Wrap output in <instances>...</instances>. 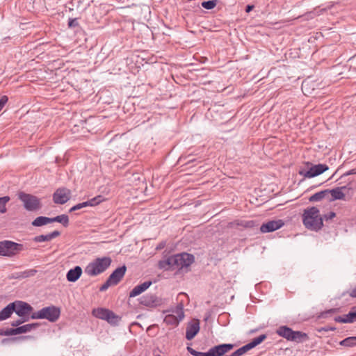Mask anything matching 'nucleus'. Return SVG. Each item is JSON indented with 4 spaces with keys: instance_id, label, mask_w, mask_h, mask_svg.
<instances>
[{
    "instance_id": "f257e3e1",
    "label": "nucleus",
    "mask_w": 356,
    "mask_h": 356,
    "mask_svg": "<svg viewBox=\"0 0 356 356\" xmlns=\"http://www.w3.org/2000/svg\"><path fill=\"white\" fill-rule=\"evenodd\" d=\"M319 209L312 207L304 211L302 214V222L306 228L318 231L323 225V218L320 216Z\"/></svg>"
},
{
    "instance_id": "f03ea898",
    "label": "nucleus",
    "mask_w": 356,
    "mask_h": 356,
    "mask_svg": "<svg viewBox=\"0 0 356 356\" xmlns=\"http://www.w3.org/2000/svg\"><path fill=\"white\" fill-rule=\"evenodd\" d=\"M234 347V345L232 343H222L211 348L206 353L197 351L190 346L187 347V350L193 356H222Z\"/></svg>"
},
{
    "instance_id": "7ed1b4c3",
    "label": "nucleus",
    "mask_w": 356,
    "mask_h": 356,
    "mask_svg": "<svg viewBox=\"0 0 356 356\" xmlns=\"http://www.w3.org/2000/svg\"><path fill=\"white\" fill-rule=\"evenodd\" d=\"M276 333L286 339L288 341L296 342V343H302L308 339V335L302 332L301 331H293L291 328L286 325L280 326L277 330Z\"/></svg>"
},
{
    "instance_id": "20e7f679",
    "label": "nucleus",
    "mask_w": 356,
    "mask_h": 356,
    "mask_svg": "<svg viewBox=\"0 0 356 356\" xmlns=\"http://www.w3.org/2000/svg\"><path fill=\"white\" fill-rule=\"evenodd\" d=\"M305 165L307 169L301 168L299 170L298 173L300 175L304 177L305 178L309 179L318 176L329 169L327 165L323 163L313 165L310 162H306Z\"/></svg>"
},
{
    "instance_id": "39448f33",
    "label": "nucleus",
    "mask_w": 356,
    "mask_h": 356,
    "mask_svg": "<svg viewBox=\"0 0 356 356\" xmlns=\"http://www.w3.org/2000/svg\"><path fill=\"white\" fill-rule=\"evenodd\" d=\"M112 262L111 257H98L90 262V276H96L104 273Z\"/></svg>"
},
{
    "instance_id": "423d86ee",
    "label": "nucleus",
    "mask_w": 356,
    "mask_h": 356,
    "mask_svg": "<svg viewBox=\"0 0 356 356\" xmlns=\"http://www.w3.org/2000/svg\"><path fill=\"white\" fill-rule=\"evenodd\" d=\"M60 316V309L56 307L51 306L42 308L37 313L31 316L32 318H45L51 322H55Z\"/></svg>"
},
{
    "instance_id": "0eeeda50",
    "label": "nucleus",
    "mask_w": 356,
    "mask_h": 356,
    "mask_svg": "<svg viewBox=\"0 0 356 356\" xmlns=\"http://www.w3.org/2000/svg\"><path fill=\"white\" fill-rule=\"evenodd\" d=\"M22 250V245L10 241L0 242V255L13 257Z\"/></svg>"
},
{
    "instance_id": "6e6552de",
    "label": "nucleus",
    "mask_w": 356,
    "mask_h": 356,
    "mask_svg": "<svg viewBox=\"0 0 356 356\" xmlns=\"http://www.w3.org/2000/svg\"><path fill=\"white\" fill-rule=\"evenodd\" d=\"M171 312V314L165 316L163 321L167 325H177L184 317L183 305L181 303L178 304Z\"/></svg>"
},
{
    "instance_id": "1a4fd4ad",
    "label": "nucleus",
    "mask_w": 356,
    "mask_h": 356,
    "mask_svg": "<svg viewBox=\"0 0 356 356\" xmlns=\"http://www.w3.org/2000/svg\"><path fill=\"white\" fill-rule=\"evenodd\" d=\"M19 198L28 211H35L41 207L40 200L34 195L21 192L19 193Z\"/></svg>"
},
{
    "instance_id": "9d476101",
    "label": "nucleus",
    "mask_w": 356,
    "mask_h": 356,
    "mask_svg": "<svg viewBox=\"0 0 356 356\" xmlns=\"http://www.w3.org/2000/svg\"><path fill=\"white\" fill-rule=\"evenodd\" d=\"M173 259L175 270L188 267L194 261V256L186 252L175 254Z\"/></svg>"
},
{
    "instance_id": "9b49d317",
    "label": "nucleus",
    "mask_w": 356,
    "mask_h": 356,
    "mask_svg": "<svg viewBox=\"0 0 356 356\" xmlns=\"http://www.w3.org/2000/svg\"><path fill=\"white\" fill-rule=\"evenodd\" d=\"M14 304V312L24 321H26L33 310L32 307L26 302L22 301H15Z\"/></svg>"
},
{
    "instance_id": "f8f14e48",
    "label": "nucleus",
    "mask_w": 356,
    "mask_h": 356,
    "mask_svg": "<svg viewBox=\"0 0 356 356\" xmlns=\"http://www.w3.org/2000/svg\"><path fill=\"white\" fill-rule=\"evenodd\" d=\"M139 302L142 305L148 307H156L163 304L162 299L153 293H148L142 296L139 299Z\"/></svg>"
},
{
    "instance_id": "ddd939ff",
    "label": "nucleus",
    "mask_w": 356,
    "mask_h": 356,
    "mask_svg": "<svg viewBox=\"0 0 356 356\" xmlns=\"http://www.w3.org/2000/svg\"><path fill=\"white\" fill-rule=\"evenodd\" d=\"M284 225L282 220H270L266 223L262 224L260 227V232L261 233L272 232L279 229Z\"/></svg>"
},
{
    "instance_id": "4468645a",
    "label": "nucleus",
    "mask_w": 356,
    "mask_h": 356,
    "mask_svg": "<svg viewBox=\"0 0 356 356\" xmlns=\"http://www.w3.org/2000/svg\"><path fill=\"white\" fill-rule=\"evenodd\" d=\"M71 196V192L70 190L63 188H58L54 193L53 199L56 204H65L67 202Z\"/></svg>"
},
{
    "instance_id": "2eb2a0df",
    "label": "nucleus",
    "mask_w": 356,
    "mask_h": 356,
    "mask_svg": "<svg viewBox=\"0 0 356 356\" xmlns=\"http://www.w3.org/2000/svg\"><path fill=\"white\" fill-rule=\"evenodd\" d=\"M334 321L341 323H353L356 322V306L352 307L349 312L344 316H336Z\"/></svg>"
},
{
    "instance_id": "dca6fc26",
    "label": "nucleus",
    "mask_w": 356,
    "mask_h": 356,
    "mask_svg": "<svg viewBox=\"0 0 356 356\" xmlns=\"http://www.w3.org/2000/svg\"><path fill=\"white\" fill-rule=\"evenodd\" d=\"M126 271L127 267L124 265L117 268L108 277L109 282L111 281L113 285H117L124 276Z\"/></svg>"
},
{
    "instance_id": "f3484780",
    "label": "nucleus",
    "mask_w": 356,
    "mask_h": 356,
    "mask_svg": "<svg viewBox=\"0 0 356 356\" xmlns=\"http://www.w3.org/2000/svg\"><path fill=\"white\" fill-rule=\"evenodd\" d=\"M200 330V323L198 320H195L189 323L186 327V338L187 340H192Z\"/></svg>"
},
{
    "instance_id": "a211bd4d",
    "label": "nucleus",
    "mask_w": 356,
    "mask_h": 356,
    "mask_svg": "<svg viewBox=\"0 0 356 356\" xmlns=\"http://www.w3.org/2000/svg\"><path fill=\"white\" fill-rule=\"evenodd\" d=\"M346 189V186L337 187L333 189H328V195L330 194L331 197L328 198L329 201H334L337 200H344L345 194L343 190Z\"/></svg>"
},
{
    "instance_id": "6ab92c4d",
    "label": "nucleus",
    "mask_w": 356,
    "mask_h": 356,
    "mask_svg": "<svg viewBox=\"0 0 356 356\" xmlns=\"http://www.w3.org/2000/svg\"><path fill=\"white\" fill-rule=\"evenodd\" d=\"M152 282L151 281H146L143 283L136 286L129 293V297L134 298L139 296L144 291H145L151 285Z\"/></svg>"
},
{
    "instance_id": "aec40b11",
    "label": "nucleus",
    "mask_w": 356,
    "mask_h": 356,
    "mask_svg": "<svg viewBox=\"0 0 356 356\" xmlns=\"http://www.w3.org/2000/svg\"><path fill=\"white\" fill-rule=\"evenodd\" d=\"M35 327V324H26L22 326L13 328L6 332L8 335H16L22 333H26L30 332L33 328Z\"/></svg>"
},
{
    "instance_id": "412c9836",
    "label": "nucleus",
    "mask_w": 356,
    "mask_h": 356,
    "mask_svg": "<svg viewBox=\"0 0 356 356\" xmlns=\"http://www.w3.org/2000/svg\"><path fill=\"white\" fill-rule=\"evenodd\" d=\"M82 274V269L80 266H76L74 268L70 269L67 275L66 278L67 281L70 282H74L81 277Z\"/></svg>"
},
{
    "instance_id": "4be33fe9",
    "label": "nucleus",
    "mask_w": 356,
    "mask_h": 356,
    "mask_svg": "<svg viewBox=\"0 0 356 356\" xmlns=\"http://www.w3.org/2000/svg\"><path fill=\"white\" fill-rule=\"evenodd\" d=\"M173 256L164 258L159 261L158 267L163 270H175Z\"/></svg>"
},
{
    "instance_id": "5701e85b",
    "label": "nucleus",
    "mask_w": 356,
    "mask_h": 356,
    "mask_svg": "<svg viewBox=\"0 0 356 356\" xmlns=\"http://www.w3.org/2000/svg\"><path fill=\"white\" fill-rule=\"evenodd\" d=\"M60 235V232L58 231H54L52 233L46 234V235H39L34 238V241L35 242H44V241H49L52 240L53 238L58 236Z\"/></svg>"
},
{
    "instance_id": "b1692460",
    "label": "nucleus",
    "mask_w": 356,
    "mask_h": 356,
    "mask_svg": "<svg viewBox=\"0 0 356 356\" xmlns=\"http://www.w3.org/2000/svg\"><path fill=\"white\" fill-rule=\"evenodd\" d=\"M14 304L13 302L8 305L4 309L0 312V321L5 320L10 316L14 312Z\"/></svg>"
},
{
    "instance_id": "393cba45",
    "label": "nucleus",
    "mask_w": 356,
    "mask_h": 356,
    "mask_svg": "<svg viewBox=\"0 0 356 356\" xmlns=\"http://www.w3.org/2000/svg\"><path fill=\"white\" fill-rule=\"evenodd\" d=\"M109 312V309L104 308L94 309L92 310V315L96 318L106 321Z\"/></svg>"
},
{
    "instance_id": "a878e982",
    "label": "nucleus",
    "mask_w": 356,
    "mask_h": 356,
    "mask_svg": "<svg viewBox=\"0 0 356 356\" xmlns=\"http://www.w3.org/2000/svg\"><path fill=\"white\" fill-rule=\"evenodd\" d=\"M327 196H328V189L314 193L309 198V200L312 202H318L325 198Z\"/></svg>"
},
{
    "instance_id": "bb28decb",
    "label": "nucleus",
    "mask_w": 356,
    "mask_h": 356,
    "mask_svg": "<svg viewBox=\"0 0 356 356\" xmlns=\"http://www.w3.org/2000/svg\"><path fill=\"white\" fill-rule=\"evenodd\" d=\"M107 316L106 321L111 325H118L121 321V317L111 310Z\"/></svg>"
},
{
    "instance_id": "cd10ccee",
    "label": "nucleus",
    "mask_w": 356,
    "mask_h": 356,
    "mask_svg": "<svg viewBox=\"0 0 356 356\" xmlns=\"http://www.w3.org/2000/svg\"><path fill=\"white\" fill-rule=\"evenodd\" d=\"M51 222H52V220H51V218L40 216L36 218L32 222V225L35 227H40Z\"/></svg>"
},
{
    "instance_id": "c85d7f7f",
    "label": "nucleus",
    "mask_w": 356,
    "mask_h": 356,
    "mask_svg": "<svg viewBox=\"0 0 356 356\" xmlns=\"http://www.w3.org/2000/svg\"><path fill=\"white\" fill-rule=\"evenodd\" d=\"M266 338L267 336L266 334H261L259 337L254 338L250 342H249L247 344L250 349H252L259 344H260L261 343H262Z\"/></svg>"
},
{
    "instance_id": "c756f323",
    "label": "nucleus",
    "mask_w": 356,
    "mask_h": 356,
    "mask_svg": "<svg viewBox=\"0 0 356 356\" xmlns=\"http://www.w3.org/2000/svg\"><path fill=\"white\" fill-rule=\"evenodd\" d=\"M339 344L346 347L356 346V337H349L341 341Z\"/></svg>"
},
{
    "instance_id": "7c9ffc66",
    "label": "nucleus",
    "mask_w": 356,
    "mask_h": 356,
    "mask_svg": "<svg viewBox=\"0 0 356 356\" xmlns=\"http://www.w3.org/2000/svg\"><path fill=\"white\" fill-rule=\"evenodd\" d=\"M237 225L245 228H254L259 226L257 222L254 220H240Z\"/></svg>"
},
{
    "instance_id": "2f4dec72",
    "label": "nucleus",
    "mask_w": 356,
    "mask_h": 356,
    "mask_svg": "<svg viewBox=\"0 0 356 356\" xmlns=\"http://www.w3.org/2000/svg\"><path fill=\"white\" fill-rule=\"evenodd\" d=\"M51 220H52V222H60L65 227L67 226L68 222H69L68 216L65 214L58 216L55 218H51Z\"/></svg>"
},
{
    "instance_id": "473e14b6",
    "label": "nucleus",
    "mask_w": 356,
    "mask_h": 356,
    "mask_svg": "<svg viewBox=\"0 0 356 356\" xmlns=\"http://www.w3.org/2000/svg\"><path fill=\"white\" fill-rule=\"evenodd\" d=\"M10 200L8 196L0 197V213H4L6 211V204Z\"/></svg>"
},
{
    "instance_id": "72a5a7b5",
    "label": "nucleus",
    "mask_w": 356,
    "mask_h": 356,
    "mask_svg": "<svg viewBox=\"0 0 356 356\" xmlns=\"http://www.w3.org/2000/svg\"><path fill=\"white\" fill-rule=\"evenodd\" d=\"M217 4L216 0H210L207 1H203L202 3V6L207 10H211L216 7Z\"/></svg>"
},
{
    "instance_id": "f704fd0d",
    "label": "nucleus",
    "mask_w": 356,
    "mask_h": 356,
    "mask_svg": "<svg viewBox=\"0 0 356 356\" xmlns=\"http://www.w3.org/2000/svg\"><path fill=\"white\" fill-rule=\"evenodd\" d=\"M104 200H105V198L102 195H98L97 197H95L90 199V207L97 205Z\"/></svg>"
},
{
    "instance_id": "c9c22d12",
    "label": "nucleus",
    "mask_w": 356,
    "mask_h": 356,
    "mask_svg": "<svg viewBox=\"0 0 356 356\" xmlns=\"http://www.w3.org/2000/svg\"><path fill=\"white\" fill-rule=\"evenodd\" d=\"M250 350H251L250 347L248 346V344H245V346L236 350L235 352L237 356H241L244 355L246 352L249 351Z\"/></svg>"
},
{
    "instance_id": "e433bc0d",
    "label": "nucleus",
    "mask_w": 356,
    "mask_h": 356,
    "mask_svg": "<svg viewBox=\"0 0 356 356\" xmlns=\"http://www.w3.org/2000/svg\"><path fill=\"white\" fill-rule=\"evenodd\" d=\"M88 205V202H84L83 203L78 204L74 206L73 207H72L70 209V211L72 212V211H74L81 209L83 207H86Z\"/></svg>"
},
{
    "instance_id": "4c0bfd02",
    "label": "nucleus",
    "mask_w": 356,
    "mask_h": 356,
    "mask_svg": "<svg viewBox=\"0 0 356 356\" xmlns=\"http://www.w3.org/2000/svg\"><path fill=\"white\" fill-rule=\"evenodd\" d=\"M113 285V282L111 281L109 282V278L107 279V280L105 282L104 284H103L100 288H99V291H106V289H108V288L110 286H112Z\"/></svg>"
},
{
    "instance_id": "58836bf2",
    "label": "nucleus",
    "mask_w": 356,
    "mask_h": 356,
    "mask_svg": "<svg viewBox=\"0 0 356 356\" xmlns=\"http://www.w3.org/2000/svg\"><path fill=\"white\" fill-rule=\"evenodd\" d=\"M336 216V213L333 211H330L325 215H323V217H322L323 220H332Z\"/></svg>"
},
{
    "instance_id": "ea45409f",
    "label": "nucleus",
    "mask_w": 356,
    "mask_h": 356,
    "mask_svg": "<svg viewBox=\"0 0 356 356\" xmlns=\"http://www.w3.org/2000/svg\"><path fill=\"white\" fill-rule=\"evenodd\" d=\"M8 99L7 96H3L0 99V111L3 108V106H5L6 102H8Z\"/></svg>"
},
{
    "instance_id": "a19ab883",
    "label": "nucleus",
    "mask_w": 356,
    "mask_h": 356,
    "mask_svg": "<svg viewBox=\"0 0 356 356\" xmlns=\"http://www.w3.org/2000/svg\"><path fill=\"white\" fill-rule=\"evenodd\" d=\"M351 175H356V169H352L343 174V176H348Z\"/></svg>"
},
{
    "instance_id": "79ce46f5",
    "label": "nucleus",
    "mask_w": 356,
    "mask_h": 356,
    "mask_svg": "<svg viewBox=\"0 0 356 356\" xmlns=\"http://www.w3.org/2000/svg\"><path fill=\"white\" fill-rule=\"evenodd\" d=\"M24 321H24V318H22V320H19V321H13L12 323V325L13 326H17V325H19V324L22 323Z\"/></svg>"
},
{
    "instance_id": "37998d69",
    "label": "nucleus",
    "mask_w": 356,
    "mask_h": 356,
    "mask_svg": "<svg viewBox=\"0 0 356 356\" xmlns=\"http://www.w3.org/2000/svg\"><path fill=\"white\" fill-rule=\"evenodd\" d=\"M349 295L352 298H356V286L349 292Z\"/></svg>"
},
{
    "instance_id": "c03bdc74",
    "label": "nucleus",
    "mask_w": 356,
    "mask_h": 356,
    "mask_svg": "<svg viewBox=\"0 0 356 356\" xmlns=\"http://www.w3.org/2000/svg\"><path fill=\"white\" fill-rule=\"evenodd\" d=\"M37 273V270L35 269H31L28 271L27 276H33Z\"/></svg>"
},
{
    "instance_id": "a18cd8bd",
    "label": "nucleus",
    "mask_w": 356,
    "mask_h": 356,
    "mask_svg": "<svg viewBox=\"0 0 356 356\" xmlns=\"http://www.w3.org/2000/svg\"><path fill=\"white\" fill-rule=\"evenodd\" d=\"M253 8H254V6L253 5H248L245 7V12L246 13H250V11L252 10Z\"/></svg>"
},
{
    "instance_id": "49530a36",
    "label": "nucleus",
    "mask_w": 356,
    "mask_h": 356,
    "mask_svg": "<svg viewBox=\"0 0 356 356\" xmlns=\"http://www.w3.org/2000/svg\"><path fill=\"white\" fill-rule=\"evenodd\" d=\"M165 243L164 242L160 243L158 246L156 247L157 250L163 249L165 247Z\"/></svg>"
},
{
    "instance_id": "de8ad7c7",
    "label": "nucleus",
    "mask_w": 356,
    "mask_h": 356,
    "mask_svg": "<svg viewBox=\"0 0 356 356\" xmlns=\"http://www.w3.org/2000/svg\"><path fill=\"white\" fill-rule=\"evenodd\" d=\"M75 22V20H71L69 22V26H74V23Z\"/></svg>"
},
{
    "instance_id": "09e8293b",
    "label": "nucleus",
    "mask_w": 356,
    "mask_h": 356,
    "mask_svg": "<svg viewBox=\"0 0 356 356\" xmlns=\"http://www.w3.org/2000/svg\"><path fill=\"white\" fill-rule=\"evenodd\" d=\"M228 356H237V355H236V352L234 351V353H232L231 355H229Z\"/></svg>"
},
{
    "instance_id": "8fccbe9b",
    "label": "nucleus",
    "mask_w": 356,
    "mask_h": 356,
    "mask_svg": "<svg viewBox=\"0 0 356 356\" xmlns=\"http://www.w3.org/2000/svg\"><path fill=\"white\" fill-rule=\"evenodd\" d=\"M334 311V309H330V310H329L328 312H333Z\"/></svg>"
},
{
    "instance_id": "3c124183",
    "label": "nucleus",
    "mask_w": 356,
    "mask_h": 356,
    "mask_svg": "<svg viewBox=\"0 0 356 356\" xmlns=\"http://www.w3.org/2000/svg\"><path fill=\"white\" fill-rule=\"evenodd\" d=\"M154 356H161L159 354H154Z\"/></svg>"
},
{
    "instance_id": "603ef678",
    "label": "nucleus",
    "mask_w": 356,
    "mask_h": 356,
    "mask_svg": "<svg viewBox=\"0 0 356 356\" xmlns=\"http://www.w3.org/2000/svg\"><path fill=\"white\" fill-rule=\"evenodd\" d=\"M304 86H305V83H302V88H304Z\"/></svg>"
}]
</instances>
